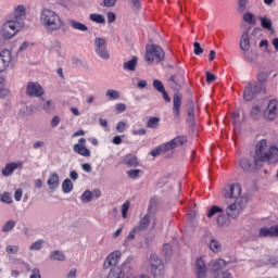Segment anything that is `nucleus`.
<instances>
[{
  "instance_id": "38",
  "label": "nucleus",
  "mask_w": 278,
  "mask_h": 278,
  "mask_svg": "<svg viewBox=\"0 0 278 278\" xmlns=\"http://www.w3.org/2000/svg\"><path fill=\"white\" fill-rule=\"evenodd\" d=\"M147 127L149 129H157V127H160L159 117H149V119L147 122Z\"/></svg>"
},
{
  "instance_id": "8",
  "label": "nucleus",
  "mask_w": 278,
  "mask_h": 278,
  "mask_svg": "<svg viewBox=\"0 0 278 278\" xmlns=\"http://www.w3.org/2000/svg\"><path fill=\"white\" fill-rule=\"evenodd\" d=\"M278 115V100L271 99L268 101L266 109L263 112L265 121H275Z\"/></svg>"
},
{
  "instance_id": "34",
  "label": "nucleus",
  "mask_w": 278,
  "mask_h": 278,
  "mask_svg": "<svg viewBox=\"0 0 278 278\" xmlns=\"http://www.w3.org/2000/svg\"><path fill=\"white\" fill-rule=\"evenodd\" d=\"M138 231V228H132L128 236L125 238L123 245L124 247H129V242L134 241L136 239V233Z\"/></svg>"
},
{
  "instance_id": "19",
  "label": "nucleus",
  "mask_w": 278,
  "mask_h": 278,
  "mask_svg": "<svg viewBox=\"0 0 278 278\" xmlns=\"http://www.w3.org/2000/svg\"><path fill=\"white\" fill-rule=\"evenodd\" d=\"M240 49L241 51L251 49V35H249V30L243 31L240 37Z\"/></svg>"
},
{
  "instance_id": "55",
  "label": "nucleus",
  "mask_w": 278,
  "mask_h": 278,
  "mask_svg": "<svg viewBox=\"0 0 278 278\" xmlns=\"http://www.w3.org/2000/svg\"><path fill=\"white\" fill-rule=\"evenodd\" d=\"M5 251L9 255H14V254L18 253V245H8L5 248Z\"/></svg>"
},
{
  "instance_id": "17",
  "label": "nucleus",
  "mask_w": 278,
  "mask_h": 278,
  "mask_svg": "<svg viewBox=\"0 0 278 278\" xmlns=\"http://www.w3.org/2000/svg\"><path fill=\"white\" fill-rule=\"evenodd\" d=\"M16 168H23V162H12L7 164L4 168H2L1 174L3 175V177H10L14 174V170H16Z\"/></svg>"
},
{
  "instance_id": "22",
  "label": "nucleus",
  "mask_w": 278,
  "mask_h": 278,
  "mask_svg": "<svg viewBox=\"0 0 278 278\" xmlns=\"http://www.w3.org/2000/svg\"><path fill=\"white\" fill-rule=\"evenodd\" d=\"M70 27H72V29H75L76 31H88V26L81 22H78L77 20H68L67 21Z\"/></svg>"
},
{
  "instance_id": "49",
  "label": "nucleus",
  "mask_w": 278,
  "mask_h": 278,
  "mask_svg": "<svg viewBox=\"0 0 278 278\" xmlns=\"http://www.w3.org/2000/svg\"><path fill=\"white\" fill-rule=\"evenodd\" d=\"M92 193L91 191L86 190L81 195V202L83 203H90L92 201Z\"/></svg>"
},
{
  "instance_id": "31",
  "label": "nucleus",
  "mask_w": 278,
  "mask_h": 278,
  "mask_svg": "<svg viewBox=\"0 0 278 278\" xmlns=\"http://www.w3.org/2000/svg\"><path fill=\"white\" fill-rule=\"evenodd\" d=\"M108 278H125V271L121 267H114L109 273Z\"/></svg>"
},
{
  "instance_id": "35",
  "label": "nucleus",
  "mask_w": 278,
  "mask_h": 278,
  "mask_svg": "<svg viewBox=\"0 0 278 278\" xmlns=\"http://www.w3.org/2000/svg\"><path fill=\"white\" fill-rule=\"evenodd\" d=\"M15 227L16 222L14 219H10L2 226V232L10 233V231H12V229H14Z\"/></svg>"
},
{
  "instance_id": "26",
  "label": "nucleus",
  "mask_w": 278,
  "mask_h": 278,
  "mask_svg": "<svg viewBox=\"0 0 278 278\" xmlns=\"http://www.w3.org/2000/svg\"><path fill=\"white\" fill-rule=\"evenodd\" d=\"M226 214L230 218H238V216H240V213L238 212V206L236 205V202H233L227 206Z\"/></svg>"
},
{
  "instance_id": "33",
  "label": "nucleus",
  "mask_w": 278,
  "mask_h": 278,
  "mask_svg": "<svg viewBox=\"0 0 278 278\" xmlns=\"http://www.w3.org/2000/svg\"><path fill=\"white\" fill-rule=\"evenodd\" d=\"M250 116L254 121H260V118H262V108H260V105L253 106L250 111Z\"/></svg>"
},
{
  "instance_id": "23",
  "label": "nucleus",
  "mask_w": 278,
  "mask_h": 278,
  "mask_svg": "<svg viewBox=\"0 0 278 278\" xmlns=\"http://www.w3.org/2000/svg\"><path fill=\"white\" fill-rule=\"evenodd\" d=\"M47 184L50 190H55L60 186V176L56 173L51 174L48 177Z\"/></svg>"
},
{
  "instance_id": "16",
  "label": "nucleus",
  "mask_w": 278,
  "mask_h": 278,
  "mask_svg": "<svg viewBox=\"0 0 278 278\" xmlns=\"http://www.w3.org/2000/svg\"><path fill=\"white\" fill-rule=\"evenodd\" d=\"M242 194V186L236 182L229 186L228 190L224 193L225 199H238Z\"/></svg>"
},
{
  "instance_id": "44",
  "label": "nucleus",
  "mask_w": 278,
  "mask_h": 278,
  "mask_svg": "<svg viewBox=\"0 0 278 278\" xmlns=\"http://www.w3.org/2000/svg\"><path fill=\"white\" fill-rule=\"evenodd\" d=\"M210 249L213 251V253H218L222 249L220 242L216 239L211 240Z\"/></svg>"
},
{
  "instance_id": "61",
  "label": "nucleus",
  "mask_w": 278,
  "mask_h": 278,
  "mask_svg": "<svg viewBox=\"0 0 278 278\" xmlns=\"http://www.w3.org/2000/svg\"><path fill=\"white\" fill-rule=\"evenodd\" d=\"M161 153H164L162 150V146L157 147L156 149H153L150 154L152 157H157V155H161Z\"/></svg>"
},
{
  "instance_id": "50",
  "label": "nucleus",
  "mask_w": 278,
  "mask_h": 278,
  "mask_svg": "<svg viewBox=\"0 0 278 278\" xmlns=\"http://www.w3.org/2000/svg\"><path fill=\"white\" fill-rule=\"evenodd\" d=\"M123 253L121 251H114L113 253L109 254V257L115 262V264H118V261L121 260Z\"/></svg>"
},
{
  "instance_id": "58",
  "label": "nucleus",
  "mask_w": 278,
  "mask_h": 278,
  "mask_svg": "<svg viewBox=\"0 0 278 278\" xmlns=\"http://www.w3.org/2000/svg\"><path fill=\"white\" fill-rule=\"evenodd\" d=\"M62 119L60 118V116L55 115L51 122H50V126L52 127V129H55V127H58V125H60V122Z\"/></svg>"
},
{
  "instance_id": "37",
  "label": "nucleus",
  "mask_w": 278,
  "mask_h": 278,
  "mask_svg": "<svg viewBox=\"0 0 278 278\" xmlns=\"http://www.w3.org/2000/svg\"><path fill=\"white\" fill-rule=\"evenodd\" d=\"M89 18L90 21H92L93 23H98L99 25L105 24V17H103V15L101 14L91 13L89 15Z\"/></svg>"
},
{
  "instance_id": "13",
  "label": "nucleus",
  "mask_w": 278,
  "mask_h": 278,
  "mask_svg": "<svg viewBox=\"0 0 278 278\" xmlns=\"http://www.w3.org/2000/svg\"><path fill=\"white\" fill-rule=\"evenodd\" d=\"M26 94L28 97H37L40 99L45 94V89L38 83H28L26 87Z\"/></svg>"
},
{
  "instance_id": "40",
  "label": "nucleus",
  "mask_w": 278,
  "mask_h": 278,
  "mask_svg": "<svg viewBox=\"0 0 278 278\" xmlns=\"http://www.w3.org/2000/svg\"><path fill=\"white\" fill-rule=\"evenodd\" d=\"M187 114H188V123L190 125H194V104L191 103L188 108V111H187Z\"/></svg>"
},
{
  "instance_id": "3",
  "label": "nucleus",
  "mask_w": 278,
  "mask_h": 278,
  "mask_svg": "<svg viewBox=\"0 0 278 278\" xmlns=\"http://www.w3.org/2000/svg\"><path fill=\"white\" fill-rule=\"evenodd\" d=\"M258 94H266V86H264L262 80H258V83L255 84H248L244 88L243 99L244 101H253Z\"/></svg>"
},
{
  "instance_id": "39",
  "label": "nucleus",
  "mask_w": 278,
  "mask_h": 278,
  "mask_svg": "<svg viewBox=\"0 0 278 278\" xmlns=\"http://www.w3.org/2000/svg\"><path fill=\"white\" fill-rule=\"evenodd\" d=\"M151 223V215L147 214L139 223L138 229L143 231V229H147L149 227V224Z\"/></svg>"
},
{
  "instance_id": "59",
  "label": "nucleus",
  "mask_w": 278,
  "mask_h": 278,
  "mask_svg": "<svg viewBox=\"0 0 278 278\" xmlns=\"http://www.w3.org/2000/svg\"><path fill=\"white\" fill-rule=\"evenodd\" d=\"M125 129H127V124L125 122H119L116 125V131H118V134H123Z\"/></svg>"
},
{
  "instance_id": "64",
  "label": "nucleus",
  "mask_w": 278,
  "mask_h": 278,
  "mask_svg": "<svg viewBox=\"0 0 278 278\" xmlns=\"http://www.w3.org/2000/svg\"><path fill=\"white\" fill-rule=\"evenodd\" d=\"M30 278H42V276L40 275V269L34 268V269L31 270Z\"/></svg>"
},
{
  "instance_id": "24",
  "label": "nucleus",
  "mask_w": 278,
  "mask_h": 278,
  "mask_svg": "<svg viewBox=\"0 0 278 278\" xmlns=\"http://www.w3.org/2000/svg\"><path fill=\"white\" fill-rule=\"evenodd\" d=\"M74 153H78L83 157H90V150L83 144H74Z\"/></svg>"
},
{
  "instance_id": "32",
  "label": "nucleus",
  "mask_w": 278,
  "mask_h": 278,
  "mask_svg": "<svg viewBox=\"0 0 278 278\" xmlns=\"http://www.w3.org/2000/svg\"><path fill=\"white\" fill-rule=\"evenodd\" d=\"M138 66V58L132 56L131 60L124 63V71H136Z\"/></svg>"
},
{
  "instance_id": "52",
  "label": "nucleus",
  "mask_w": 278,
  "mask_h": 278,
  "mask_svg": "<svg viewBox=\"0 0 278 278\" xmlns=\"http://www.w3.org/2000/svg\"><path fill=\"white\" fill-rule=\"evenodd\" d=\"M110 266H116V261H113L110 255L106 256L104 264H103V268L104 270H108V268H110Z\"/></svg>"
},
{
  "instance_id": "18",
  "label": "nucleus",
  "mask_w": 278,
  "mask_h": 278,
  "mask_svg": "<svg viewBox=\"0 0 278 278\" xmlns=\"http://www.w3.org/2000/svg\"><path fill=\"white\" fill-rule=\"evenodd\" d=\"M181 101L182 97L180 93H174L173 97V114L175 118H179L180 110H181Z\"/></svg>"
},
{
  "instance_id": "20",
  "label": "nucleus",
  "mask_w": 278,
  "mask_h": 278,
  "mask_svg": "<svg viewBox=\"0 0 278 278\" xmlns=\"http://www.w3.org/2000/svg\"><path fill=\"white\" fill-rule=\"evenodd\" d=\"M41 103L39 104V108L43 110V112H47V114H51L53 110H55V102L53 100H47L45 101V98H40Z\"/></svg>"
},
{
  "instance_id": "5",
  "label": "nucleus",
  "mask_w": 278,
  "mask_h": 278,
  "mask_svg": "<svg viewBox=\"0 0 278 278\" xmlns=\"http://www.w3.org/2000/svg\"><path fill=\"white\" fill-rule=\"evenodd\" d=\"M149 265L152 277L164 278V265L162 264V260H160V257L152 254L149 258Z\"/></svg>"
},
{
  "instance_id": "51",
  "label": "nucleus",
  "mask_w": 278,
  "mask_h": 278,
  "mask_svg": "<svg viewBox=\"0 0 278 278\" xmlns=\"http://www.w3.org/2000/svg\"><path fill=\"white\" fill-rule=\"evenodd\" d=\"M140 173H142L140 169H130L127 172V175L129 179H138V177H140Z\"/></svg>"
},
{
  "instance_id": "42",
  "label": "nucleus",
  "mask_w": 278,
  "mask_h": 278,
  "mask_svg": "<svg viewBox=\"0 0 278 278\" xmlns=\"http://www.w3.org/2000/svg\"><path fill=\"white\" fill-rule=\"evenodd\" d=\"M106 98L110 99V101H116L117 99H121V93L114 89H109L106 91Z\"/></svg>"
},
{
  "instance_id": "57",
  "label": "nucleus",
  "mask_w": 278,
  "mask_h": 278,
  "mask_svg": "<svg viewBox=\"0 0 278 278\" xmlns=\"http://www.w3.org/2000/svg\"><path fill=\"white\" fill-rule=\"evenodd\" d=\"M193 49L194 55H201V53H203V49L201 48V43L199 42L193 43Z\"/></svg>"
},
{
  "instance_id": "47",
  "label": "nucleus",
  "mask_w": 278,
  "mask_h": 278,
  "mask_svg": "<svg viewBox=\"0 0 278 278\" xmlns=\"http://www.w3.org/2000/svg\"><path fill=\"white\" fill-rule=\"evenodd\" d=\"M0 201L2 203H7V205H11V203L13 202L12 200V194H10V192H4L1 197H0Z\"/></svg>"
},
{
  "instance_id": "7",
  "label": "nucleus",
  "mask_w": 278,
  "mask_h": 278,
  "mask_svg": "<svg viewBox=\"0 0 278 278\" xmlns=\"http://www.w3.org/2000/svg\"><path fill=\"white\" fill-rule=\"evenodd\" d=\"M94 51L101 60H110V52L108 51V40L105 38L97 37L94 39Z\"/></svg>"
},
{
  "instance_id": "10",
  "label": "nucleus",
  "mask_w": 278,
  "mask_h": 278,
  "mask_svg": "<svg viewBox=\"0 0 278 278\" xmlns=\"http://www.w3.org/2000/svg\"><path fill=\"white\" fill-rule=\"evenodd\" d=\"M225 267H227V263L223 258L212 261L208 264L210 273H211V275L214 276V278H218V275H220V271Z\"/></svg>"
},
{
  "instance_id": "54",
  "label": "nucleus",
  "mask_w": 278,
  "mask_h": 278,
  "mask_svg": "<svg viewBox=\"0 0 278 278\" xmlns=\"http://www.w3.org/2000/svg\"><path fill=\"white\" fill-rule=\"evenodd\" d=\"M163 253H164L165 257H170V255H173V247L170 244H164Z\"/></svg>"
},
{
  "instance_id": "53",
  "label": "nucleus",
  "mask_w": 278,
  "mask_h": 278,
  "mask_svg": "<svg viewBox=\"0 0 278 278\" xmlns=\"http://www.w3.org/2000/svg\"><path fill=\"white\" fill-rule=\"evenodd\" d=\"M153 88L156 89L157 92H163L164 89V84L160 79H154L153 80Z\"/></svg>"
},
{
  "instance_id": "63",
  "label": "nucleus",
  "mask_w": 278,
  "mask_h": 278,
  "mask_svg": "<svg viewBox=\"0 0 278 278\" xmlns=\"http://www.w3.org/2000/svg\"><path fill=\"white\" fill-rule=\"evenodd\" d=\"M268 264H270V266H274V268H278V256L269 257Z\"/></svg>"
},
{
  "instance_id": "30",
  "label": "nucleus",
  "mask_w": 278,
  "mask_h": 278,
  "mask_svg": "<svg viewBox=\"0 0 278 278\" xmlns=\"http://www.w3.org/2000/svg\"><path fill=\"white\" fill-rule=\"evenodd\" d=\"M261 27L266 29L267 31H273V20L268 18L267 16L260 17Z\"/></svg>"
},
{
  "instance_id": "56",
  "label": "nucleus",
  "mask_w": 278,
  "mask_h": 278,
  "mask_svg": "<svg viewBox=\"0 0 278 278\" xmlns=\"http://www.w3.org/2000/svg\"><path fill=\"white\" fill-rule=\"evenodd\" d=\"M129 201H126L123 205H122V216L123 218H127V212H129Z\"/></svg>"
},
{
  "instance_id": "27",
  "label": "nucleus",
  "mask_w": 278,
  "mask_h": 278,
  "mask_svg": "<svg viewBox=\"0 0 278 278\" xmlns=\"http://www.w3.org/2000/svg\"><path fill=\"white\" fill-rule=\"evenodd\" d=\"M50 260L52 262H66V255L62 251H52L50 253Z\"/></svg>"
},
{
  "instance_id": "62",
  "label": "nucleus",
  "mask_w": 278,
  "mask_h": 278,
  "mask_svg": "<svg viewBox=\"0 0 278 278\" xmlns=\"http://www.w3.org/2000/svg\"><path fill=\"white\" fill-rule=\"evenodd\" d=\"M206 81L207 84H214V81H216V75L206 72Z\"/></svg>"
},
{
  "instance_id": "21",
  "label": "nucleus",
  "mask_w": 278,
  "mask_h": 278,
  "mask_svg": "<svg viewBox=\"0 0 278 278\" xmlns=\"http://www.w3.org/2000/svg\"><path fill=\"white\" fill-rule=\"evenodd\" d=\"M15 23H24L25 21V5L20 4L14 10V20Z\"/></svg>"
},
{
  "instance_id": "41",
  "label": "nucleus",
  "mask_w": 278,
  "mask_h": 278,
  "mask_svg": "<svg viewBox=\"0 0 278 278\" xmlns=\"http://www.w3.org/2000/svg\"><path fill=\"white\" fill-rule=\"evenodd\" d=\"M42 247H45V239H39V240L35 241V242L29 247V250H30V251H40V250H42Z\"/></svg>"
},
{
  "instance_id": "29",
  "label": "nucleus",
  "mask_w": 278,
  "mask_h": 278,
  "mask_svg": "<svg viewBox=\"0 0 278 278\" xmlns=\"http://www.w3.org/2000/svg\"><path fill=\"white\" fill-rule=\"evenodd\" d=\"M258 238H275L273 226L269 228H266V227L260 228Z\"/></svg>"
},
{
  "instance_id": "43",
  "label": "nucleus",
  "mask_w": 278,
  "mask_h": 278,
  "mask_svg": "<svg viewBox=\"0 0 278 278\" xmlns=\"http://www.w3.org/2000/svg\"><path fill=\"white\" fill-rule=\"evenodd\" d=\"M239 166L240 168H242V170H244L245 173H249V170H251V162H249V160L247 159H241L239 161Z\"/></svg>"
},
{
  "instance_id": "9",
  "label": "nucleus",
  "mask_w": 278,
  "mask_h": 278,
  "mask_svg": "<svg viewBox=\"0 0 278 278\" xmlns=\"http://www.w3.org/2000/svg\"><path fill=\"white\" fill-rule=\"evenodd\" d=\"M184 83V72L179 71L178 74H175L169 77L167 84L172 90L179 92L181 90V84Z\"/></svg>"
},
{
  "instance_id": "4",
  "label": "nucleus",
  "mask_w": 278,
  "mask_h": 278,
  "mask_svg": "<svg viewBox=\"0 0 278 278\" xmlns=\"http://www.w3.org/2000/svg\"><path fill=\"white\" fill-rule=\"evenodd\" d=\"M23 25H25V22H15L14 20L7 21L2 26L1 36L7 40H10L16 36L18 29H21Z\"/></svg>"
},
{
  "instance_id": "14",
  "label": "nucleus",
  "mask_w": 278,
  "mask_h": 278,
  "mask_svg": "<svg viewBox=\"0 0 278 278\" xmlns=\"http://www.w3.org/2000/svg\"><path fill=\"white\" fill-rule=\"evenodd\" d=\"M195 277L207 278V264H205L203 257L195 260Z\"/></svg>"
},
{
  "instance_id": "45",
  "label": "nucleus",
  "mask_w": 278,
  "mask_h": 278,
  "mask_svg": "<svg viewBox=\"0 0 278 278\" xmlns=\"http://www.w3.org/2000/svg\"><path fill=\"white\" fill-rule=\"evenodd\" d=\"M243 21L249 23V25H255V15L251 12H245L243 14Z\"/></svg>"
},
{
  "instance_id": "12",
  "label": "nucleus",
  "mask_w": 278,
  "mask_h": 278,
  "mask_svg": "<svg viewBox=\"0 0 278 278\" xmlns=\"http://www.w3.org/2000/svg\"><path fill=\"white\" fill-rule=\"evenodd\" d=\"M186 142V138L184 137H176L172 139L170 141L161 144V149L163 153H168V151H172V149H177V147H182V144Z\"/></svg>"
},
{
  "instance_id": "48",
  "label": "nucleus",
  "mask_w": 278,
  "mask_h": 278,
  "mask_svg": "<svg viewBox=\"0 0 278 278\" xmlns=\"http://www.w3.org/2000/svg\"><path fill=\"white\" fill-rule=\"evenodd\" d=\"M216 214H223V208L219 206H213L207 213V218H212L213 216H216Z\"/></svg>"
},
{
  "instance_id": "11",
  "label": "nucleus",
  "mask_w": 278,
  "mask_h": 278,
  "mask_svg": "<svg viewBox=\"0 0 278 278\" xmlns=\"http://www.w3.org/2000/svg\"><path fill=\"white\" fill-rule=\"evenodd\" d=\"M186 142V138L184 137H176L172 139L170 141L161 144V149L163 153H168V151H172V149H177V147H182V144Z\"/></svg>"
},
{
  "instance_id": "46",
  "label": "nucleus",
  "mask_w": 278,
  "mask_h": 278,
  "mask_svg": "<svg viewBox=\"0 0 278 278\" xmlns=\"http://www.w3.org/2000/svg\"><path fill=\"white\" fill-rule=\"evenodd\" d=\"M248 3H249L248 0H238L237 10H238L239 14H243V12L247 10Z\"/></svg>"
},
{
  "instance_id": "36",
  "label": "nucleus",
  "mask_w": 278,
  "mask_h": 278,
  "mask_svg": "<svg viewBox=\"0 0 278 278\" xmlns=\"http://www.w3.org/2000/svg\"><path fill=\"white\" fill-rule=\"evenodd\" d=\"M62 190L64 194H68L70 192H73V181L66 178L62 184Z\"/></svg>"
},
{
  "instance_id": "1",
  "label": "nucleus",
  "mask_w": 278,
  "mask_h": 278,
  "mask_svg": "<svg viewBox=\"0 0 278 278\" xmlns=\"http://www.w3.org/2000/svg\"><path fill=\"white\" fill-rule=\"evenodd\" d=\"M252 157L254 160L255 168H262L263 162H266L267 164H277L278 148L277 146H270L268 148V140L262 139L256 143Z\"/></svg>"
},
{
  "instance_id": "60",
  "label": "nucleus",
  "mask_w": 278,
  "mask_h": 278,
  "mask_svg": "<svg viewBox=\"0 0 278 278\" xmlns=\"http://www.w3.org/2000/svg\"><path fill=\"white\" fill-rule=\"evenodd\" d=\"M115 110H116L117 114H123V112H125V110H127V105H125V103H118L115 105Z\"/></svg>"
},
{
  "instance_id": "2",
  "label": "nucleus",
  "mask_w": 278,
  "mask_h": 278,
  "mask_svg": "<svg viewBox=\"0 0 278 278\" xmlns=\"http://www.w3.org/2000/svg\"><path fill=\"white\" fill-rule=\"evenodd\" d=\"M40 23L49 34L60 31V29L64 27L62 17H60V15L51 9H42L40 13Z\"/></svg>"
},
{
  "instance_id": "25",
  "label": "nucleus",
  "mask_w": 278,
  "mask_h": 278,
  "mask_svg": "<svg viewBox=\"0 0 278 278\" xmlns=\"http://www.w3.org/2000/svg\"><path fill=\"white\" fill-rule=\"evenodd\" d=\"M241 51H242L243 59L247 62H255V60H257V52H255L254 50L247 49Z\"/></svg>"
},
{
  "instance_id": "28",
  "label": "nucleus",
  "mask_w": 278,
  "mask_h": 278,
  "mask_svg": "<svg viewBox=\"0 0 278 278\" xmlns=\"http://www.w3.org/2000/svg\"><path fill=\"white\" fill-rule=\"evenodd\" d=\"M124 164H126V166L136 168V166H138V157H136V155H134V154H127L124 157Z\"/></svg>"
},
{
  "instance_id": "15",
  "label": "nucleus",
  "mask_w": 278,
  "mask_h": 278,
  "mask_svg": "<svg viewBox=\"0 0 278 278\" xmlns=\"http://www.w3.org/2000/svg\"><path fill=\"white\" fill-rule=\"evenodd\" d=\"M10 64H12V52L10 50H2L0 53V73L7 71Z\"/></svg>"
},
{
  "instance_id": "6",
  "label": "nucleus",
  "mask_w": 278,
  "mask_h": 278,
  "mask_svg": "<svg viewBox=\"0 0 278 278\" xmlns=\"http://www.w3.org/2000/svg\"><path fill=\"white\" fill-rule=\"evenodd\" d=\"M164 50L160 46L152 45L151 48H147L146 60L147 62H164Z\"/></svg>"
}]
</instances>
